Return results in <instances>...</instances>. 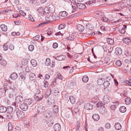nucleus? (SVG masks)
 I'll return each instance as SVG.
<instances>
[{
	"mask_svg": "<svg viewBox=\"0 0 131 131\" xmlns=\"http://www.w3.org/2000/svg\"><path fill=\"white\" fill-rule=\"evenodd\" d=\"M130 0H123L118 4V8L121 9L125 7H126L130 4Z\"/></svg>",
	"mask_w": 131,
	"mask_h": 131,
	"instance_id": "1",
	"label": "nucleus"
},
{
	"mask_svg": "<svg viewBox=\"0 0 131 131\" xmlns=\"http://www.w3.org/2000/svg\"><path fill=\"white\" fill-rule=\"evenodd\" d=\"M45 107L42 105H39L37 107V112L38 115H42L45 111Z\"/></svg>",
	"mask_w": 131,
	"mask_h": 131,
	"instance_id": "2",
	"label": "nucleus"
},
{
	"mask_svg": "<svg viewBox=\"0 0 131 131\" xmlns=\"http://www.w3.org/2000/svg\"><path fill=\"white\" fill-rule=\"evenodd\" d=\"M19 106L20 108L24 111H26L28 109V105L25 103L20 104Z\"/></svg>",
	"mask_w": 131,
	"mask_h": 131,
	"instance_id": "3",
	"label": "nucleus"
},
{
	"mask_svg": "<svg viewBox=\"0 0 131 131\" xmlns=\"http://www.w3.org/2000/svg\"><path fill=\"white\" fill-rule=\"evenodd\" d=\"M52 114L51 112L49 110H47L44 114V116L45 117L49 118L51 117Z\"/></svg>",
	"mask_w": 131,
	"mask_h": 131,
	"instance_id": "4",
	"label": "nucleus"
},
{
	"mask_svg": "<svg viewBox=\"0 0 131 131\" xmlns=\"http://www.w3.org/2000/svg\"><path fill=\"white\" fill-rule=\"evenodd\" d=\"M76 5L78 8L80 9H83L86 7L85 4L80 3H77Z\"/></svg>",
	"mask_w": 131,
	"mask_h": 131,
	"instance_id": "5",
	"label": "nucleus"
},
{
	"mask_svg": "<svg viewBox=\"0 0 131 131\" xmlns=\"http://www.w3.org/2000/svg\"><path fill=\"white\" fill-rule=\"evenodd\" d=\"M61 128V126L59 123L55 124L53 126V129L55 131H59Z\"/></svg>",
	"mask_w": 131,
	"mask_h": 131,
	"instance_id": "6",
	"label": "nucleus"
},
{
	"mask_svg": "<svg viewBox=\"0 0 131 131\" xmlns=\"http://www.w3.org/2000/svg\"><path fill=\"white\" fill-rule=\"evenodd\" d=\"M43 96L42 95H40V94H39V95H38L36 94L34 96V98L36 101H39L43 99Z\"/></svg>",
	"mask_w": 131,
	"mask_h": 131,
	"instance_id": "7",
	"label": "nucleus"
},
{
	"mask_svg": "<svg viewBox=\"0 0 131 131\" xmlns=\"http://www.w3.org/2000/svg\"><path fill=\"white\" fill-rule=\"evenodd\" d=\"M16 115L18 117L22 118L24 116V112L21 111L20 110H18L16 112Z\"/></svg>",
	"mask_w": 131,
	"mask_h": 131,
	"instance_id": "8",
	"label": "nucleus"
},
{
	"mask_svg": "<svg viewBox=\"0 0 131 131\" xmlns=\"http://www.w3.org/2000/svg\"><path fill=\"white\" fill-rule=\"evenodd\" d=\"M115 52L117 55H119L122 54V50L120 48L117 47L115 49Z\"/></svg>",
	"mask_w": 131,
	"mask_h": 131,
	"instance_id": "9",
	"label": "nucleus"
},
{
	"mask_svg": "<svg viewBox=\"0 0 131 131\" xmlns=\"http://www.w3.org/2000/svg\"><path fill=\"white\" fill-rule=\"evenodd\" d=\"M93 106L92 104L90 103H87L85 104L84 106L85 108L87 110H90L93 108Z\"/></svg>",
	"mask_w": 131,
	"mask_h": 131,
	"instance_id": "10",
	"label": "nucleus"
},
{
	"mask_svg": "<svg viewBox=\"0 0 131 131\" xmlns=\"http://www.w3.org/2000/svg\"><path fill=\"white\" fill-rule=\"evenodd\" d=\"M127 29V26L126 25H123L122 28L119 29V31L120 33L124 34L126 32V30Z\"/></svg>",
	"mask_w": 131,
	"mask_h": 131,
	"instance_id": "11",
	"label": "nucleus"
},
{
	"mask_svg": "<svg viewBox=\"0 0 131 131\" xmlns=\"http://www.w3.org/2000/svg\"><path fill=\"white\" fill-rule=\"evenodd\" d=\"M16 100L17 102L20 103L23 101V98L21 96H18L16 97Z\"/></svg>",
	"mask_w": 131,
	"mask_h": 131,
	"instance_id": "12",
	"label": "nucleus"
},
{
	"mask_svg": "<svg viewBox=\"0 0 131 131\" xmlns=\"http://www.w3.org/2000/svg\"><path fill=\"white\" fill-rule=\"evenodd\" d=\"M104 81H105V80L104 78H99L97 80V83L99 85H103Z\"/></svg>",
	"mask_w": 131,
	"mask_h": 131,
	"instance_id": "13",
	"label": "nucleus"
},
{
	"mask_svg": "<svg viewBox=\"0 0 131 131\" xmlns=\"http://www.w3.org/2000/svg\"><path fill=\"white\" fill-rule=\"evenodd\" d=\"M13 113H8L6 114V116L7 118L9 119H11L12 120H14V118Z\"/></svg>",
	"mask_w": 131,
	"mask_h": 131,
	"instance_id": "14",
	"label": "nucleus"
},
{
	"mask_svg": "<svg viewBox=\"0 0 131 131\" xmlns=\"http://www.w3.org/2000/svg\"><path fill=\"white\" fill-rule=\"evenodd\" d=\"M102 114H104L106 112V110L104 106H101L100 107L99 111Z\"/></svg>",
	"mask_w": 131,
	"mask_h": 131,
	"instance_id": "15",
	"label": "nucleus"
},
{
	"mask_svg": "<svg viewBox=\"0 0 131 131\" xmlns=\"http://www.w3.org/2000/svg\"><path fill=\"white\" fill-rule=\"evenodd\" d=\"M7 109L6 107L3 106H0V112L2 113H5L7 111Z\"/></svg>",
	"mask_w": 131,
	"mask_h": 131,
	"instance_id": "16",
	"label": "nucleus"
},
{
	"mask_svg": "<svg viewBox=\"0 0 131 131\" xmlns=\"http://www.w3.org/2000/svg\"><path fill=\"white\" fill-rule=\"evenodd\" d=\"M36 78L35 74L34 73H31L29 75V79L30 80L33 81L35 80Z\"/></svg>",
	"mask_w": 131,
	"mask_h": 131,
	"instance_id": "17",
	"label": "nucleus"
},
{
	"mask_svg": "<svg viewBox=\"0 0 131 131\" xmlns=\"http://www.w3.org/2000/svg\"><path fill=\"white\" fill-rule=\"evenodd\" d=\"M77 27L78 30L80 31H83L84 29V26L81 24L78 25Z\"/></svg>",
	"mask_w": 131,
	"mask_h": 131,
	"instance_id": "18",
	"label": "nucleus"
},
{
	"mask_svg": "<svg viewBox=\"0 0 131 131\" xmlns=\"http://www.w3.org/2000/svg\"><path fill=\"white\" fill-rule=\"evenodd\" d=\"M18 77L17 74L15 73H12L10 75L11 79L13 80H15Z\"/></svg>",
	"mask_w": 131,
	"mask_h": 131,
	"instance_id": "19",
	"label": "nucleus"
},
{
	"mask_svg": "<svg viewBox=\"0 0 131 131\" xmlns=\"http://www.w3.org/2000/svg\"><path fill=\"white\" fill-rule=\"evenodd\" d=\"M25 103L28 105H32V100L30 99H26L25 101Z\"/></svg>",
	"mask_w": 131,
	"mask_h": 131,
	"instance_id": "20",
	"label": "nucleus"
},
{
	"mask_svg": "<svg viewBox=\"0 0 131 131\" xmlns=\"http://www.w3.org/2000/svg\"><path fill=\"white\" fill-rule=\"evenodd\" d=\"M48 7L50 13H53L54 12L55 9L53 6L50 5H49Z\"/></svg>",
	"mask_w": 131,
	"mask_h": 131,
	"instance_id": "21",
	"label": "nucleus"
},
{
	"mask_svg": "<svg viewBox=\"0 0 131 131\" xmlns=\"http://www.w3.org/2000/svg\"><path fill=\"white\" fill-rule=\"evenodd\" d=\"M93 119L95 121H97L100 118L99 115L96 114H93L92 116Z\"/></svg>",
	"mask_w": 131,
	"mask_h": 131,
	"instance_id": "22",
	"label": "nucleus"
},
{
	"mask_svg": "<svg viewBox=\"0 0 131 131\" xmlns=\"http://www.w3.org/2000/svg\"><path fill=\"white\" fill-rule=\"evenodd\" d=\"M2 30L4 31H6L7 30V26L4 24H2L0 26Z\"/></svg>",
	"mask_w": 131,
	"mask_h": 131,
	"instance_id": "23",
	"label": "nucleus"
},
{
	"mask_svg": "<svg viewBox=\"0 0 131 131\" xmlns=\"http://www.w3.org/2000/svg\"><path fill=\"white\" fill-rule=\"evenodd\" d=\"M101 20L104 22H107L110 23L111 21L110 20L105 17H102Z\"/></svg>",
	"mask_w": 131,
	"mask_h": 131,
	"instance_id": "24",
	"label": "nucleus"
},
{
	"mask_svg": "<svg viewBox=\"0 0 131 131\" xmlns=\"http://www.w3.org/2000/svg\"><path fill=\"white\" fill-rule=\"evenodd\" d=\"M126 108L124 106H121L119 108V111L122 113L125 112L126 111Z\"/></svg>",
	"mask_w": 131,
	"mask_h": 131,
	"instance_id": "25",
	"label": "nucleus"
},
{
	"mask_svg": "<svg viewBox=\"0 0 131 131\" xmlns=\"http://www.w3.org/2000/svg\"><path fill=\"white\" fill-rule=\"evenodd\" d=\"M115 127L116 129L119 130L121 128V126L120 123H117L115 124Z\"/></svg>",
	"mask_w": 131,
	"mask_h": 131,
	"instance_id": "26",
	"label": "nucleus"
},
{
	"mask_svg": "<svg viewBox=\"0 0 131 131\" xmlns=\"http://www.w3.org/2000/svg\"><path fill=\"white\" fill-rule=\"evenodd\" d=\"M7 111L8 113H12L13 111V108L11 106H8L7 107Z\"/></svg>",
	"mask_w": 131,
	"mask_h": 131,
	"instance_id": "27",
	"label": "nucleus"
},
{
	"mask_svg": "<svg viewBox=\"0 0 131 131\" xmlns=\"http://www.w3.org/2000/svg\"><path fill=\"white\" fill-rule=\"evenodd\" d=\"M30 62L33 67H35L37 64V62L35 60H31L30 61Z\"/></svg>",
	"mask_w": 131,
	"mask_h": 131,
	"instance_id": "28",
	"label": "nucleus"
},
{
	"mask_svg": "<svg viewBox=\"0 0 131 131\" xmlns=\"http://www.w3.org/2000/svg\"><path fill=\"white\" fill-rule=\"evenodd\" d=\"M53 112L54 113H57L58 112V107L57 106L54 105L53 108Z\"/></svg>",
	"mask_w": 131,
	"mask_h": 131,
	"instance_id": "29",
	"label": "nucleus"
},
{
	"mask_svg": "<svg viewBox=\"0 0 131 131\" xmlns=\"http://www.w3.org/2000/svg\"><path fill=\"white\" fill-rule=\"evenodd\" d=\"M89 80V78L87 75L83 76L82 78V81L84 82H87Z\"/></svg>",
	"mask_w": 131,
	"mask_h": 131,
	"instance_id": "30",
	"label": "nucleus"
},
{
	"mask_svg": "<svg viewBox=\"0 0 131 131\" xmlns=\"http://www.w3.org/2000/svg\"><path fill=\"white\" fill-rule=\"evenodd\" d=\"M0 63L2 65L5 66L6 65L7 62L5 60L2 59L0 61Z\"/></svg>",
	"mask_w": 131,
	"mask_h": 131,
	"instance_id": "31",
	"label": "nucleus"
},
{
	"mask_svg": "<svg viewBox=\"0 0 131 131\" xmlns=\"http://www.w3.org/2000/svg\"><path fill=\"white\" fill-rule=\"evenodd\" d=\"M110 84V83L108 80L104 82L103 85L104 87L107 88L108 86Z\"/></svg>",
	"mask_w": 131,
	"mask_h": 131,
	"instance_id": "32",
	"label": "nucleus"
},
{
	"mask_svg": "<svg viewBox=\"0 0 131 131\" xmlns=\"http://www.w3.org/2000/svg\"><path fill=\"white\" fill-rule=\"evenodd\" d=\"M43 10L44 9H43V8L42 7H39L37 10L39 14H42V13H43Z\"/></svg>",
	"mask_w": 131,
	"mask_h": 131,
	"instance_id": "33",
	"label": "nucleus"
},
{
	"mask_svg": "<svg viewBox=\"0 0 131 131\" xmlns=\"http://www.w3.org/2000/svg\"><path fill=\"white\" fill-rule=\"evenodd\" d=\"M123 40L124 42L127 44H128L130 41V39L127 38H123Z\"/></svg>",
	"mask_w": 131,
	"mask_h": 131,
	"instance_id": "34",
	"label": "nucleus"
},
{
	"mask_svg": "<svg viewBox=\"0 0 131 131\" xmlns=\"http://www.w3.org/2000/svg\"><path fill=\"white\" fill-rule=\"evenodd\" d=\"M125 102L126 104L129 105L131 103V99L130 98H127L125 100Z\"/></svg>",
	"mask_w": 131,
	"mask_h": 131,
	"instance_id": "35",
	"label": "nucleus"
},
{
	"mask_svg": "<svg viewBox=\"0 0 131 131\" xmlns=\"http://www.w3.org/2000/svg\"><path fill=\"white\" fill-rule=\"evenodd\" d=\"M107 42L108 43L112 45L113 43L114 40L111 38H108L107 39Z\"/></svg>",
	"mask_w": 131,
	"mask_h": 131,
	"instance_id": "36",
	"label": "nucleus"
},
{
	"mask_svg": "<svg viewBox=\"0 0 131 131\" xmlns=\"http://www.w3.org/2000/svg\"><path fill=\"white\" fill-rule=\"evenodd\" d=\"M116 65L118 67H120L122 64V63L121 61L119 60H117L115 62Z\"/></svg>",
	"mask_w": 131,
	"mask_h": 131,
	"instance_id": "37",
	"label": "nucleus"
},
{
	"mask_svg": "<svg viewBox=\"0 0 131 131\" xmlns=\"http://www.w3.org/2000/svg\"><path fill=\"white\" fill-rule=\"evenodd\" d=\"M50 59L49 58H47L46 59L45 64L47 66H49L50 64Z\"/></svg>",
	"mask_w": 131,
	"mask_h": 131,
	"instance_id": "38",
	"label": "nucleus"
},
{
	"mask_svg": "<svg viewBox=\"0 0 131 131\" xmlns=\"http://www.w3.org/2000/svg\"><path fill=\"white\" fill-rule=\"evenodd\" d=\"M69 99L70 100V102L72 103H74L75 101L74 97L72 96H70L69 97Z\"/></svg>",
	"mask_w": 131,
	"mask_h": 131,
	"instance_id": "39",
	"label": "nucleus"
},
{
	"mask_svg": "<svg viewBox=\"0 0 131 131\" xmlns=\"http://www.w3.org/2000/svg\"><path fill=\"white\" fill-rule=\"evenodd\" d=\"M61 14V16L63 17H65L68 14V13L65 11H63L60 13Z\"/></svg>",
	"mask_w": 131,
	"mask_h": 131,
	"instance_id": "40",
	"label": "nucleus"
},
{
	"mask_svg": "<svg viewBox=\"0 0 131 131\" xmlns=\"http://www.w3.org/2000/svg\"><path fill=\"white\" fill-rule=\"evenodd\" d=\"M44 12L45 13H47L48 14L50 13L49 10V9L48 7H45L44 8L43 10V12Z\"/></svg>",
	"mask_w": 131,
	"mask_h": 131,
	"instance_id": "41",
	"label": "nucleus"
},
{
	"mask_svg": "<svg viewBox=\"0 0 131 131\" xmlns=\"http://www.w3.org/2000/svg\"><path fill=\"white\" fill-rule=\"evenodd\" d=\"M52 18L54 20H55L57 19H58L59 18L58 16L57 15H54L52 16Z\"/></svg>",
	"mask_w": 131,
	"mask_h": 131,
	"instance_id": "42",
	"label": "nucleus"
},
{
	"mask_svg": "<svg viewBox=\"0 0 131 131\" xmlns=\"http://www.w3.org/2000/svg\"><path fill=\"white\" fill-rule=\"evenodd\" d=\"M96 0H89V1L86 4L87 5H90L92 4L95 2Z\"/></svg>",
	"mask_w": 131,
	"mask_h": 131,
	"instance_id": "43",
	"label": "nucleus"
},
{
	"mask_svg": "<svg viewBox=\"0 0 131 131\" xmlns=\"http://www.w3.org/2000/svg\"><path fill=\"white\" fill-rule=\"evenodd\" d=\"M28 48L30 51H32L34 50V48L33 45H30L28 46Z\"/></svg>",
	"mask_w": 131,
	"mask_h": 131,
	"instance_id": "44",
	"label": "nucleus"
},
{
	"mask_svg": "<svg viewBox=\"0 0 131 131\" xmlns=\"http://www.w3.org/2000/svg\"><path fill=\"white\" fill-rule=\"evenodd\" d=\"M51 90L50 89L49 90L46 91V94L47 97H48L51 94Z\"/></svg>",
	"mask_w": 131,
	"mask_h": 131,
	"instance_id": "45",
	"label": "nucleus"
},
{
	"mask_svg": "<svg viewBox=\"0 0 131 131\" xmlns=\"http://www.w3.org/2000/svg\"><path fill=\"white\" fill-rule=\"evenodd\" d=\"M5 92V91L4 90V89L2 88L0 89V95H2L3 94H4Z\"/></svg>",
	"mask_w": 131,
	"mask_h": 131,
	"instance_id": "46",
	"label": "nucleus"
},
{
	"mask_svg": "<svg viewBox=\"0 0 131 131\" xmlns=\"http://www.w3.org/2000/svg\"><path fill=\"white\" fill-rule=\"evenodd\" d=\"M105 127L107 129H109L111 128V125L109 123H107L105 125Z\"/></svg>",
	"mask_w": 131,
	"mask_h": 131,
	"instance_id": "47",
	"label": "nucleus"
},
{
	"mask_svg": "<svg viewBox=\"0 0 131 131\" xmlns=\"http://www.w3.org/2000/svg\"><path fill=\"white\" fill-rule=\"evenodd\" d=\"M56 77V78H58L60 79H62L63 78L61 75L59 73H57Z\"/></svg>",
	"mask_w": 131,
	"mask_h": 131,
	"instance_id": "48",
	"label": "nucleus"
},
{
	"mask_svg": "<svg viewBox=\"0 0 131 131\" xmlns=\"http://www.w3.org/2000/svg\"><path fill=\"white\" fill-rule=\"evenodd\" d=\"M125 54L127 56H130L131 55V53L127 50L125 51Z\"/></svg>",
	"mask_w": 131,
	"mask_h": 131,
	"instance_id": "49",
	"label": "nucleus"
},
{
	"mask_svg": "<svg viewBox=\"0 0 131 131\" xmlns=\"http://www.w3.org/2000/svg\"><path fill=\"white\" fill-rule=\"evenodd\" d=\"M31 70V68L28 66L25 68V70L26 72H29Z\"/></svg>",
	"mask_w": 131,
	"mask_h": 131,
	"instance_id": "50",
	"label": "nucleus"
},
{
	"mask_svg": "<svg viewBox=\"0 0 131 131\" xmlns=\"http://www.w3.org/2000/svg\"><path fill=\"white\" fill-rule=\"evenodd\" d=\"M64 25L62 24H60L58 27V28L59 29H64Z\"/></svg>",
	"mask_w": 131,
	"mask_h": 131,
	"instance_id": "51",
	"label": "nucleus"
},
{
	"mask_svg": "<svg viewBox=\"0 0 131 131\" xmlns=\"http://www.w3.org/2000/svg\"><path fill=\"white\" fill-rule=\"evenodd\" d=\"M28 19L32 21H34V19L33 18L32 16L30 14L28 16Z\"/></svg>",
	"mask_w": 131,
	"mask_h": 131,
	"instance_id": "52",
	"label": "nucleus"
},
{
	"mask_svg": "<svg viewBox=\"0 0 131 131\" xmlns=\"http://www.w3.org/2000/svg\"><path fill=\"white\" fill-rule=\"evenodd\" d=\"M53 91L54 93H58V89L57 88H54L53 89Z\"/></svg>",
	"mask_w": 131,
	"mask_h": 131,
	"instance_id": "53",
	"label": "nucleus"
},
{
	"mask_svg": "<svg viewBox=\"0 0 131 131\" xmlns=\"http://www.w3.org/2000/svg\"><path fill=\"white\" fill-rule=\"evenodd\" d=\"M48 82L46 81H44V84H43V86L45 88H46L48 86Z\"/></svg>",
	"mask_w": 131,
	"mask_h": 131,
	"instance_id": "54",
	"label": "nucleus"
},
{
	"mask_svg": "<svg viewBox=\"0 0 131 131\" xmlns=\"http://www.w3.org/2000/svg\"><path fill=\"white\" fill-rule=\"evenodd\" d=\"M4 50L5 51L7 50L8 49V47L6 44H5L3 46Z\"/></svg>",
	"mask_w": 131,
	"mask_h": 131,
	"instance_id": "55",
	"label": "nucleus"
},
{
	"mask_svg": "<svg viewBox=\"0 0 131 131\" xmlns=\"http://www.w3.org/2000/svg\"><path fill=\"white\" fill-rule=\"evenodd\" d=\"M116 108V105H114L111 106L110 108L111 110H114Z\"/></svg>",
	"mask_w": 131,
	"mask_h": 131,
	"instance_id": "56",
	"label": "nucleus"
},
{
	"mask_svg": "<svg viewBox=\"0 0 131 131\" xmlns=\"http://www.w3.org/2000/svg\"><path fill=\"white\" fill-rule=\"evenodd\" d=\"M19 13L23 16H25L26 15V14L22 10H20L19 12Z\"/></svg>",
	"mask_w": 131,
	"mask_h": 131,
	"instance_id": "57",
	"label": "nucleus"
},
{
	"mask_svg": "<svg viewBox=\"0 0 131 131\" xmlns=\"http://www.w3.org/2000/svg\"><path fill=\"white\" fill-rule=\"evenodd\" d=\"M52 46L53 48H56L58 47V44L56 42H55L53 43Z\"/></svg>",
	"mask_w": 131,
	"mask_h": 131,
	"instance_id": "58",
	"label": "nucleus"
},
{
	"mask_svg": "<svg viewBox=\"0 0 131 131\" xmlns=\"http://www.w3.org/2000/svg\"><path fill=\"white\" fill-rule=\"evenodd\" d=\"M9 89H10V87L8 85H5L4 86V90L5 91V92L6 91L8 90Z\"/></svg>",
	"mask_w": 131,
	"mask_h": 131,
	"instance_id": "59",
	"label": "nucleus"
},
{
	"mask_svg": "<svg viewBox=\"0 0 131 131\" xmlns=\"http://www.w3.org/2000/svg\"><path fill=\"white\" fill-rule=\"evenodd\" d=\"M39 35H37L36 36L34 37L33 39L34 40H37L39 39Z\"/></svg>",
	"mask_w": 131,
	"mask_h": 131,
	"instance_id": "60",
	"label": "nucleus"
},
{
	"mask_svg": "<svg viewBox=\"0 0 131 131\" xmlns=\"http://www.w3.org/2000/svg\"><path fill=\"white\" fill-rule=\"evenodd\" d=\"M20 15L18 13L15 14L13 15V16L14 17L16 18L18 17Z\"/></svg>",
	"mask_w": 131,
	"mask_h": 131,
	"instance_id": "61",
	"label": "nucleus"
},
{
	"mask_svg": "<svg viewBox=\"0 0 131 131\" xmlns=\"http://www.w3.org/2000/svg\"><path fill=\"white\" fill-rule=\"evenodd\" d=\"M9 49L12 50H13L14 49V46L13 45H10L9 46Z\"/></svg>",
	"mask_w": 131,
	"mask_h": 131,
	"instance_id": "62",
	"label": "nucleus"
},
{
	"mask_svg": "<svg viewBox=\"0 0 131 131\" xmlns=\"http://www.w3.org/2000/svg\"><path fill=\"white\" fill-rule=\"evenodd\" d=\"M52 31L51 30H49L47 33V34L48 35H50L52 34Z\"/></svg>",
	"mask_w": 131,
	"mask_h": 131,
	"instance_id": "63",
	"label": "nucleus"
},
{
	"mask_svg": "<svg viewBox=\"0 0 131 131\" xmlns=\"http://www.w3.org/2000/svg\"><path fill=\"white\" fill-rule=\"evenodd\" d=\"M96 14L98 15H101L102 14V13L100 11H98L96 12Z\"/></svg>",
	"mask_w": 131,
	"mask_h": 131,
	"instance_id": "64",
	"label": "nucleus"
}]
</instances>
